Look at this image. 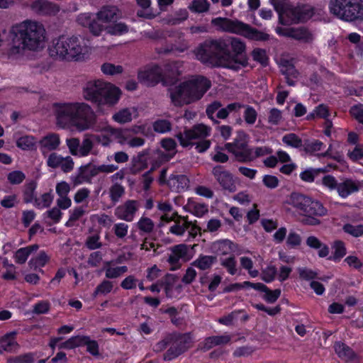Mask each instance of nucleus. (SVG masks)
Wrapping results in <instances>:
<instances>
[{
    "instance_id": "obj_3",
    "label": "nucleus",
    "mask_w": 363,
    "mask_h": 363,
    "mask_svg": "<svg viewBox=\"0 0 363 363\" xmlns=\"http://www.w3.org/2000/svg\"><path fill=\"white\" fill-rule=\"evenodd\" d=\"M211 82L203 76H192L169 88L172 104L175 106L194 103L201 99L210 89Z\"/></svg>"
},
{
    "instance_id": "obj_49",
    "label": "nucleus",
    "mask_w": 363,
    "mask_h": 363,
    "mask_svg": "<svg viewBox=\"0 0 363 363\" xmlns=\"http://www.w3.org/2000/svg\"><path fill=\"white\" fill-rule=\"evenodd\" d=\"M241 267L247 271L250 277L255 278L259 275V271L253 268V262L250 257L243 256L240 258Z\"/></svg>"
},
{
    "instance_id": "obj_47",
    "label": "nucleus",
    "mask_w": 363,
    "mask_h": 363,
    "mask_svg": "<svg viewBox=\"0 0 363 363\" xmlns=\"http://www.w3.org/2000/svg\"><path fill=\"white\" fill-rule=\"evenodd\" d=\"M210 4L207 0H192L189 9L194 13H205L209 10Z\"/></svg>"
},
{
    "instance_id": "obj_8",
    "label": "nucleus",
    "mask_w": 363,
    "mask_h": 363,
    "mask_svg": "<svg viewBox=\"0 0 363 363\" xmlns=\"http://www.w3.org/2000/svg\"><path fill=\"white\" fill-rule=\"evenodd\" d=\"M211 25L220 32L240 35L254 40H267L269 35L238 20L217 17L211 20Z\"/></svg>"
},
{
    "instance_id": "obj_29",
    "label": "nucleus",
    "mask_w": 363,
    "mask_h": 363,
    "mask_svg": "<svg viewBox=\"0 0 363 363\" xmlns=\"http://www.w3.org/2000/svg\"><path fill=\"white\" fill-rule=\"evenodd\" d=\"M99 131V134H92L94 140L104 147L109 146L113 142V127L107 125L101 130H96Z\"/></svg>"
},
{
    "instance_id": "obj_37",
    "label": "nucleus",
    "mask_w": 363,
    "mask_h": 363,
    "mask_svg": "<svg viewBox=\"0 0 363 363\" xmlns=\"http://www.w3.org/2000/svg\"><path fill=\"white\" fill-rule=\"evenodd\" d=\"M16 144L23 151H32L36 150L38 140L33 135H23L16 140Z\"/></svg>"
},
{
    "instance_id": "obj_61",
    "label": "nucleus",
    "mask_w": 363,
    "mask_h": 363,
    "mask_svg": "<svg viewBox=\"0 0 363 363\" xmlns=\"http://www.w3.org/2000/svg\"><path fill=\"white\" fill-rule=\"evenodd\" d=\"M345 233L357 238L363 235V225H352L347 223L343 225L342 228Z\"/></svg>"
},
{
    "instance_id": "obj_58",
    "label": "nucleus",
    "mask_w": 363,
    "mask_h": 363,
    "mask_svg": "<svg viewBox=\"0 0 363 363\" xmlns=\"http://www.w3.org/2000/svg\"><path fill=\"white\" fill-rule=\"evenodd\" d=\"M101 69L104 74L111 76L121 74L123 71V68L121 65H116L109 62L103 64Z\"/></svg>"
},
{
    "instance_id": "obj_16",
    "label": "nucleus",
    "mask_w": 363,
    "mask_h": 363,
    "mask_svg": "<svg viewBox=\"0 0 363 363\" xmlns=\"http://www.w3.org/2000/svg\"><path fill=\"white\" fill-rule=\"evenodd\" d=\"M193 342V337L189 333L179 335L175 342L164 354V360H172L189 349Z\"/></svg>"
},
{
    "instance_id": "obj_4",
    "label": "nucleus",
    "mask_w": 363,
    "mask_h": 363,
    "mask_svg": "<svg viewBox=\"0 0 363 363\" xmlns=\"http://www.w3.org/2000/svg\"><path fill=\"white\" fill-rule=\"evenodd\" d=\"M83 98L95 104L99 113H103L104 106L113 107L119 102L121 90L116 85L102 79L90 80L82 89Z\"/></svg>"
},
{
    "instance_id": "obj_26",
    "label": "nucleus",
    "mask_w": 363,
    "mask_h": 363,
    "mask_svg": "<svg viewBox=\"0 0 363 363\" xmlns=\"http://www.w3.org/2000/svg\"><path fill=\"white\" fill-rule=\"evenodd\" d=\"M121 17L119 9L115 6H104L96 13L97 21L110 23Z\"/></svg>"
},
{
    "instance_id": "obj_51",
    "label": "nucleus",
    "mask_w": 363,
    "mask_h": 363,
    "mask_svg": "<svg viewBox=\"0 0 363 363\" xmlns=\"http://www.w3.org/2000/svg\"><path fill=\"white\" fill-rule=\"evenodd\" d=\"M54 196L52 193L48 192L42 194L35 200V206L40 209L49 207L52 203Z\"/></svg>"
},
{
    "instance_id": "obj_54",
    "label": "nucleus",
    "mask_w": 363,
    "mask_h": 363,
    "mask_svg": "<svg viewBox=\"0 0 363 363\" xmlns=\"http://www.w3.org/2000/svg\"><path fill=\"white\" fill-rule=\"evenodd\" d=\"M86 213V211L84 207L78 206L74 208L73 209L69 211V218L67 221L65 225L67 227H71L74 225V223L78 220L81 217H82Z\"/></svg>"
},
{
    "instance_id": "obj_9",
    "label": "nucleus",
    "mask_w": 363,
    "mask_h": 363,
    "mask_svg": "<svg viewBox=\"0 0 363 363\" xmlns=\"http://www.w3.org/2000/svg\"><path fill=\"white\" fill-rule=\"evenodd\" d=\"M328 7L330 13L339 19L345 21L363 19V6L356 0H330Z\"/></svg>"
},
{
    "instance_id": "obj_2",
    "label": "nucleus",
    "mask_w": 363,
    "mask_h": 363,
    "mask_svg": "<svg viewBox=\"0 0 363 363\" xmlns=\"http://www.w3.org/2000/svg\"><path fill=\"white\" fill-rule=\"evenodd\" d=\"M10 34L11 55H23L25 50H42L48 40L45 26L35 20L27 19L15 24L11 27Z\"/></svg>"
},
{
    "instance_id": "obj_12",
    "label": "nucleus",
    "mask_w": 363,
    "mask_h": 363,
    "mask_svg": "<svg viewBox=\"0 0 363 363\" xmlns=\"http://www.w3.org/2000/svg\"><path fill=\"white\" fill-rule=\"evenodd\" d=\"M225 149L231 152L240 162H248L250 148L247 146V136L243 132L238 133L233 143L225 145Z\"/></svg>"
},
{
    "instance_id": "obj_62",
    "label": "nucleus",
    "mask_w": 363,
    "mask_h": 363,
    "mask_svg": "<svg viewBox=\"0 0 363 363\" xmlns=\"http://www.w3.org/2000/svg\"><path fill=\"white\" fill-rule=\"evenodd\" d=\"M282 119V113L280 110L276 108L269 110L267 116V121L271 125H279Z\"/></svg>"
},
{
    "instance_id": "obj_28",
    "label": "nucleus",
    "mask_w": 363,
    "mask_h": 363,
    "mask_svg": "<svg viewBox=\"0 0 363 363\" xmlns=\"http://www.w3.org/2000/svg\"><path fill=\"white\" fill-rule=\"evenodd\" d=\"M167 184L172 191L181 192L188 189L189 180L183 174H172L167 180Z\"/></svg>"
},
{
    "instance_id": "obj_21",
    "label": "nucleus",
    "mask_w": 363,
    "mask_h": 363,
    "mask_svg": "<svg viewBox=\"0 0 363 363\" xmlns=\"http://www.w3.org/2000/svg\"><path fill=\"white\" fill-rule=\"evenodd\" d=\"M362 184L360 181L345 178L339 182L337 193L342 199H347L350 195L357 193L362 188Z\"/></svg>"
},
{
    "instance_id": "obj_23",
    "label": "nucleus",
    "mask_w": 363,
    "mask_h": 363,
    "mask_svg": "<svg viewBox=\"0 0 363 363\" xmlns=\"http://www.w3.org/2000/svg\"><path fill=\"white\" fill-rule=\"evenodd\" d=\"M78 23L84 27H88L94 35H99L104 27L97 21L96 16L89 13H81L77 17Z\"/></svg>"
},
{
    "instance_id": "obj_45",
    "label": "nucleus",
    "mask_w": 363,
    "mask_h": 363,
    "mask_svg": "<svg viewBox=\"0 0 363 363\" xmlns=\"http://www.w3.org/2000/svg\"><path fill=\"white\" fill-rule=\"evenodd\" d=\"M220 265L224 267L230 275H235L238 272L237 261L234 256L220 258Z\"/></svg>"
},
{
    "instance_id": "obj_19",
    "label": "nucleus",
    "mask_w": 363,
    "mask_h": 363,
    "mask_svg": "<svg viewBox=\"0 0 363 363\" xmlns=\"http://www.w3.org/2000/svg\"><path fill=\"white\" fill-rule=\"evenodd\" d=\"M139 208L136 201L129 200L115 209V216L121 220L130 222L133 220L135 214Z\"/></svg>"
},
{
    "instance_id": "obj_56",
    "label": "nucleus",
    "mask_w": 363,
    "mask_h": 363,
    "mask_svg": "<svg viewBox=\"0 0 363 363\" xmlns=\"http://www.w3.org/2000/svg\"><path fill=\"white\" fill-rule=\"evenodd\" d=\"M125 193L124 187L118 184H113L108 190L111 200L116 203L123 196Z\"/></svg>"
},
{
    "instance_id": "obj_5",
    "label": "nucleus",
    "mask_w": 363,
    "mask_h": 363,
    "mask_svg": "<svg viewBox=\"0 0 363 363\" xmlns=\"http://www.w3.org/2000/svg\"><path fill=\"white\" fill-rule=\"evenodd\" d=\"M284 208L288 211L295 209L303 216L302 221L311 225L320 224L318 217L328 214L327 208L320 201L296 192L291 194L286 198Z\"/></svg>"
},
{
    "instance_id": "obj_15",
    "label": "nucleus",
    "mask_w": 363,
    "mask_h": 363,
    "mask_svg": "<svg viewBox=\"0 0 363 363\" xmlns=\"http://www.w3.org/2000/svg\"><path fill=\"white\" fill-rule=\"evenodd\" d=\"M230 47L233 50L232 54L229 52L228 44L226 43V50H225V52L223 53V56L227 57L229 60H235V61H236L238 66H236V67L228 68L237 70L245 64V60L242 56V53L244 52L245 46L243 42L240 40L232 38L230 40Z\"/></svg>"
},
{
    "instance_id": "obj_13",
    "label": "nucleus",
    "mask_w": 363,
    "mask_h": 363,
    "mask_svg": "<svg viewBox=\"0 0 363 363\" xmlns=\"http://www.w3.org/2000/svg\"><path fill=\"white\" fill-rule=\"evenodd\" d=\"M138 80L147 85L153 86L160 82H166L164 72L157 65H150L140 70L138 74Z\"/></svg>"
},
{
    "instance_id": "obj_46",
    "label": "nucleus",
    "mask_w": 363,
    "mask_h": 363,
    "mask_svg": "<svg viewBox=\"0 0 363 363\" xmlns=\"http://www.w3.org/2000/svg\"><path fill=\"white\" fill-rule=\"evenodd\" d=\"M332 248L333 250V260L339 262L347 253L345 244L341 240L334 242Z\"/></svg>"
},
{
    "instance_id": "obj_50",
    "label": "nucleus",
    "mask_w": 363,
    "mask_h": 363,
    "mask_svg": "<svg viewBox=\"0 0 363 363\" xmlns=\"http://www.w3.org/2000/svg\"><path fill=\"white\" fill-rule=\"evenodd\" d=\"M326 170L323 168H309L306 169L300 174L301 180L306 182H313L315 177H317L320 172H325Z\"/></svg>"
},
{
    "instance_id": "obj_31",
    "label": "nucleus",
    "mask_w": 363,
    "mask_h": 363,
    "mask_svg": "<svg viewBox=\"0 0 363 363\" xmlns=\"http://www.w3.org/2000/svg\"><path fill=\"white\" fill-rule=\"evenodd\" d=\"M185 208L189 212L196 217H203L208 212V205L198 202L193 198L187 200Z\"/></svg>"
},
{
    "instance_id": "obj_20",
    "label": "nucleus",
    "mask_w": 363,
    "mask_h": 363,
    "mask_svg": "<svg viewBox=\"0 0 363 363\" xmlns=\"http://www.w3.org/2000/svg\"><path fill=\"white\" fill-rule=\"evenodd\" d=\"M39 149L42 155L45 157L50 152L57 150L61 140L57 133H50L38 141Z\"/></svg>"
},
{
    "instance_id": "obj_52",
    "label": "nucleus",
    "mask_w": 363,
    "mask_h": 363,
    "mask_svg": "<svg viewBox=\"0 0 363 363\" xmlns=\"http://www.w3.org/2000/svg\"><path fill=\"white\" fill-rule=\"evenodd\" d=\"M329 116V110L327 106L320 104L307 116V119H313L315 118H320L327 120Z\"/></svg>"
},
{
    "instance_id": "obj_34",
    "label": "nucleus",
    "mask_w": 363,
    "mask_h": 363,
    "mask_svg": "<svg viewBox=\"0 0 363 363\" xmlns=\"http://www.w3.org/2000/svg\"><path fill=\"white\" fill-rule=\"evenodd\" d=\"M306 243L310 248L318 250L320 257H325L329 255V247L315 236L308 237Z\"/></svg>"
},
{
    "instance_id": "obj_55",
    "label": "nucleus",
    "mask_w": 363,
    "mask_h": 363,
    "mask_svg": "<svg viewBox=\"0 0 363 363\" xmlns=\"http://www.w3.org/2000/svg\"><path fill=\"white\" fill-rule=\"evenodd\" d=\"M107 33L113 35H122L129 30L128 27L123 23H117L106 27Z\"/></svg>"
},
{
    "instance_id": "obj_57",
    "label": "nucleus",
    "mask_w": 363,
    "mask_h": 363,
    "mask_svg": "<svg viewBox=\"0 0 363 363\" xmlns=\"http://www.w3.org/2000/svg\"><path fill=\"white\" fill-rule=\"evenodd\" d=\"M91 220L94 223H97L102 227L109 228L112 223L113 220L111 216L105 214H94L90 218Z\"/></svg>"
},
{
    "instance_id": "obj_33",
    "label": "nucleus",
    "mask_w": 363,
    "mask_h": 363,
    "mask_svg": "<svg viewBox=\"0 0 363 363\" xmlns=\"http://www.w3.org/2000/svg\"><path fill=\"white\" fill-rule=\"evenodd\" d=\"M50 259V256L45 251H40L29 260L28 265L31 269L43 273L42 268L48 263Z\"/></svg>"
},
{
    "instance_id": "obj_10",
    "label": "nucleus",
    "mask_w": 363,
    "mask_h": 363,
    "mask_svg": "<svg viewBox=\"0 0 363 363\" xmlns=\"http://www.w3.org/2000/svg\"><path fill=\"white\" fill-rule=\"evenodd\" d=\"M279 12L281 21L286 20L293 23L305 21L311 18L313 15V9L309 5H303L299 6H292L291 5H284L281 9L276 7Z\"/></svg>"
},
{
    "instance_id": "obj_30",
    "label": "nucleus",
    "mask_w": 363,
    "mask_h": 363,
    "mask_svg": "<svg viewBox=\"0 0 363 363\" xmlns=\"http://www.w3.org/2000/svg\"><path fill=\"white\" fill-rule=\"evenodd\" d=\"M333 347L337 355L345 362H352L357 357L354 352L349 346L342 342H335Z\"/></svg>"
},
{
    "instance_id": "obj_53",
    "label": "nucleus",
    "mask_w": 363,
    "mask_h": 363,
    "mask_svg": "<svg viewBox=\"0 0 363 363\" xmlns=\"http://www.w3.org/2000/svg\"><path fill=\"white\" fill-rule=\"evenodd\" d=\"M325 147L324 144L318 140H307L303 144V150L310 154H314L320 151Z\"/></svg>"
},
{
    "instance_id": "obj_1",
    "label": "nucleus",
    "mask_w": 363,
    "mask_h": 363,
    "mask_svg": "<svg viewBox=\"0 0 363 363\" xmlns=\"http://www.w3.org/2000/svg\"><path fill=\"white\" fill-rule=\"evenodd\" d=\"M52 111L57 126L62 129L81 133L93 130L96 125V114L85 102L55 103Z\"/></svg>"
},
{
    "instance_id": "obj_22",
    "label": "nucleus",
    "mask_w": 363,
    "mask_h": 363,
    "mask_svg": "<svg viewBox=\"0 0 363 363\" xmlns=\"http://www.w3.org/2000/svg\"><path fill=\"white\" fill-rule=\"evenodd\" d=\"M139 116L138 109L135 106L121 108L112 116V120L118 124H125L136 119Z\"/></svg>"
},
{
    "instance_id": "obj_11",
    "label": "nucleus",
    "mask_w": 363,
    "mask_h": 363,
    "mask_svg": "<svg viewBox=\"0 0 363 363\" xmlns=\"http://www.w3.org/2000/svg\"><path fill=\"white\" fill-rule=\"evenodd\" d=\"M211 128L200 123L194 125L191 129L185 130L184 133L177 135V138L183 147L193 145V140L203 139L211 135Z\"/></svg>"
},
{
    "instance_id": "obj_64",
    "label": "nucleus",
    "mask_w": 363,
    "mask_h": 363,
    "mask_svg": "<svg viewBox=\"0 0 363 363\" xmlns=\"http://www.w3.org/2000/svg\"><path fill=\"white\" fill-rule=\"evenodd\" d=\"M172 250L184 262L189 260L191 257L189 255V247L184 244H180L174 246Z\"/></svg>"
},
{
    "instance_id": "obj_42",
    "label": "nucleus",
    "mask_w": 363,
    "mask_h": 363,
    "mask_svg": "<svg viewBox=\"0 0 363 363\" xmlns=\"http://www.w3.org/2000/svg\"><path fill=\"white\" fill-rule=\"evenodd\" d=\"M216 245L218 252L223 255L235 252L237 248L236 245L229 240L218 241Z\"/></svg>"
},
{
    "instance_id": "obj_36",
    "label": "nucleus",
    "mask_w": 363,
    "mask_h": 363,
    "mask_svg": "<svg viewBox=\"0 0 363 363\" xmlns=\"http://www.w3.org/2000/svg\"><path fill=\"white\" fill-rule=\"evenodd\" d=\"M16 332H11L4 335L0 340L1 347L6 352H14L18 348L16 340Z\"/></svg>"
},
{
    "instance_id": "obj_35",
    "label": "nucleus",
    "mask_w": 363,
    "mask_h": 363,
    "mask_svg": "<svg viewBox=\"0 0 363 363\" xmlns=\"http://www.w3.org/2000/svg\"><path fill=\"white\" fill-rule=\"evenodd\" d=\"M38 248V245L34 244L18 249L13 256L15 262L20 264H24L28 257L34 252H36Z\"/></svg>"
},
{
    "instance_id": "obj_38",
    "label": "nucleus",
    "mask_w": 363,
    "mask_h": 363,
    "mask_svg": "<svg viewBox=\"0 0 363 363\" xmlns=\"http://www.w3.org/2000/svg\"><path fill=\"white\" fill-rule=\"evenodd\" d=\"M183 62L181 61H174L167 63L164 66V76L167 80V77H172L176 78L182 73Z\"/></svg>"
},
{
    "instance_id": "obj_27",
    "label": "nucleus",
    "mask_w": 363,
    "mask_h": 363,
    "mask_svg": "<svg viewBox=\"0 0 363 363\" xmlns=\"http://www.w3.org/2000/svg\"><path fill=\"white\" fill-rule=\"evenodd\" d=\"M164 289L167 296L177 298L180 295L182 287L175 276L167 275L164 278Z\"/></svg>"
},
{
    "instance_id": "obj_32",
    "label": "nucleus",
    "mask_w": 363,
    "mask_h": 363,
    "mask_svg": "<svg viewBox=\"0 0 363 363\" xmlns=\"http://www.w3.org/2000/svg\"><path fill=\"white\" fill-rule=\"evenodd\" d=\"M103 269L108 279H116L128 272L126 266H116L113 261L106 262Z\"/></svg>"
},
{
    "instance_id": "obj_14",
    "label": "nucleus",
    "mask_w": 363,
    "mask_h": 363,
    "mask_svg": "<svg viewBox=\"0 0 363 363\" xmlns=\"http://www.w3.org/2000/svg\"><path fill=\"white\" fill-rule=\"evenodd\" d=\"M277 32L279 35L291 38L303 43H310L314 39L312 31L303 26L284 29L278 28Z\"/></svg>"
},
{
    "instance_id": "obj_25",
    "label": "nucleus",
    "mask_w": 363,
    "mask_h": 363,
    "mask_svg": "<svg viewBox=\"0 0 363 363\" xmlns=\"http://www.w3.org/2000/svg\"><path fill=\"white\" fill-rule=\"evenodd\" d=\"M97 165L88 164L82 166L78 171V175L73 180L75 185H78L84 182H90L92 178L99 175Z\"/></svg>"
},
{
    "instance_id": "obj_6",
    "label": "nucleus",
    "mask_w": 363,
    "mask_h": 363,
    "mask_svg": "<svg viewBox=\"0 0 363 363\" xmlns=\"http://www.w3.org/2000/svg\"><path fill=\"white\" fill-rule=\"evenodd\" d=\"M51 57L66 61H82L89 48L77 36L61 35L52 40L48 48Z\"/></svg>"
},
{
    "instance_id": "obj_18",
    "label": "nucleus",
    "mask_w": 363,
    "mask_h": 363,
    "mask_svg": "<svg viewBox=\"0 0 363 363\" xmlns=\"http://www.w3.org/2000/svg\"><path fill=\"white\" fill-rule=\"evenodd\" d=\"M48 167L52 169L60 168L64 172H69L74 168V161L70 156L62 157L56 152L48 155L46 160Z\"/></svg>"
},
{
    "instance_id": "obj_60",
    "label": "nucleus",
    "mask_w": 363,
    "mask_h": 363,
    "mask_svg": "<svg viewBox=\"0 0 363 363\" xmlns=\"http://www.w3.org/2000/svg\"><path fill=\"white\" fill-rule=\"evenodd\" d=\"M272 152V150L267 147H257L254 149L250 150L249 153V161H252L255 160L257 157L266 156L267 155H269Z\"/></svg>"
},
{
    "instance_id": "obj_24",
    "label": "nucleus",
    "mask_w": 363,
    "mask_h": 363,
    "mask_svg": "<svg viewBox=\"0 0 363 363\" xmlns=\"http://www.w3.org/2000/svg\"><path fill=\"white\" fill-rule=\"evenodd\" d=\"M278 64L281 73L286 77L287 84L290 86L294 85V82L290 78H297L298 72L295 69L293 59L283 56L279 59Z\"/></svg>"
},
{
    "instance_id": "obj_41",
    "label": "nucleus",
    "mask_w": 363,
    "mask_h": 363,
    "mask_svg": "<svg viewBox=\"0 0 363 363\" xmlns=\"http://www.w3.org/2000/svg\"><path fill=\"white\" fill-rule=\"evenodd\" d=\"M87 340L86 335H76L72 336L67 340L63 342L59 345L60 349L71 350L75 347L84 345V340Z\"/></svg>"
},
{
    "instance_id": "obj_39",
    "label": "nucleus",
    "mask_w": 363,
    "mask_h": 363,
    "mask_svg": "<svg viewBox=\"0 0 363 363\" xmlns=\"http://www.w3.org/2000/svg\"><path fill=\"white\" fill-rule=\"evenodd\" d=\"M94 138L92 134L84 135L82 143H79V157L88 156L94 145Z\"/></svg>"
},
{
    "instance_id": "obj_44",
    "label": "nucleus",
    "mask_w": 363,
    "mask_h": 363,
    "mask_svg": "<svg viewBox=\"0 0 363 363\" xmlns=\"http://www.w3.org/2000/svg\"><path fill=\"white\" fill-rule=\"evenodd\" d=\"M52 3L46 0H37L32 4V9L40 14H49L52 9Z\"/></svg>"
},
{
    "instance_id": "obj_48",
    "label": "nucleus",
    "mask_w": 363,
    "mask_h": 363,
    "mask_svg": "<svg viewBox=\"0 0 363 363\" xmlns=\"http://www.w3.org/2000/svg\"><path fill=\"white\" fill-rule=\"evenodd\" d=\"M130 130L113 128V138L121 145H127L130 137Z\"/></svg>"
},
{
    "instance_id": "obj_17",
    "label": "nucleus",
    "mask_w": 363,
    "mask_h": 363,
    "mask_svg": "<svg viewBox=\"0 0 363 363\" xmlns=\"http://www.w3.org/2000/svg\"><path fill=\"white\" fill-rule=\"evenodd\" d=\"M212 174L224 190L230 193L235 191L236 184L230 172L225 170L221 166H216L212 170Z\"/></svg>"
},
{
    "instance_id": "obj_7",
    "label": "nucleus",
    "mask_w": 363,
    "mask_h": 363,
    "mask_svg": "<svg viewBox=\"0 0 363 363\" xmlns=\"http://www.w3.org/2000/svg\"><path fill=\"white\" fill-rule=\"evenodd\" d=\"M226 50V41L223 40H207L194 51L196 59L212 67H236L235 60L223 56Z\"/></svg>"
},
{
    "instance_id": "obj_59",
    "label": "nucleus",
    "mask_w": 363,
    "mask_h": 363,
    "mask_svg": "<svg viewBox=\"0 0 363 363\" xmlns=\"http://www.w3.org/2000/svg\"><path fill=\"white\" fill-rule=\"evenodd\" d=\"M162 147L168 152L165 155L164 160H169L174 154L177 144L172 138H165L161 142Z\"/></svg>"
},
{
    "instance_id": "obj_43",
    "label": "nucleus",
    "mask_w": 363,
    "mask_h": 363,
    "mask_svg": "<svg viewBox=\"0 0 363 363\" xmlns=\"http://www.w3.org/2000/svg\"><path fill=\"white\" fill-rule=\"evenodd\" d=\"M216 260V258L214 256H200L193 262V265L201 270H206L211 268Z\"/></svg>"
},
{
    "instance_id": "obj_63",
    "label": "nucleus",
    "mask_w": 363,
    "mask_h": 363,
    "mask_svg": "<svg viewBox=\"0 0 363 363\" xmlns=\"http://www.w3.org/2000/svg\"><path fill=\"white\" fill-rule=\"evenodd\" d=\"M172 128V124L168 120L159 119L154 122L153 129L160 133L169 132Z\"/></svg>"
},
{
    "instance_id": "obj_40",
    "label": "nucleus",
    "mask_w": 363,
    "mask_h": 363,
    "mask_svg": "<svg viewBox=\"0 0 363 363\" xmlns=\"http://www.w3.org/2000/svg\"><path fill=\"white\" fill-rule=\"evenodd\" d=\"M191 223L186 218H182L175 220L169 227V232L175 235L182 236L189 229Z\"/></svg>"
}]
</instances>
